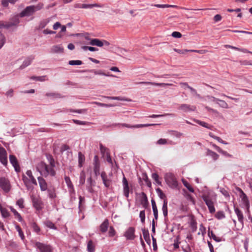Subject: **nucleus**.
Here are the masks:
<instances>
[{"label": "nucleus", "instance_id": "obj_1", "mask_svg": "<svg viewBox=\"0 0 252 252\" xmlns=\"http://www.w3.org/2000/svg\"><path fill=\"white\" fill-rule=\"evenodd\" d=\"M46 158L50 163V166L43 162H41L37 165V170L42 176L45 177H47L48 175L54 176L56 175V171L54 169L55 166L54 159L49 154L46 155Z\"/></svg>", "mask_w": 252, "mask_h": 252}, {"label": "nucleus", "instance_id": "obj_2", "mask_svg": "<svg viewBox=\"0 0 252 252\" xmlns=\"http://www.w3.org/2000/svg\"><path fill=\"white\" fill-rule=\"evenodd\" d=\"M202 198L207 206L209 212L211 214L215 213L216 210L214 204L217 202V195L215 193L208 191L202 194Z\"/></svg>", "mask_w": 252, "mask_h": 252}, {"label": "nucleus", "instance_id": "obj_3", "mask_svg": "<svg viewBox=\"0 0 252 252\" xmlns=\"http://www.w3.org/2000/svg\"><path fill=\"white\" fill-rule=\"evenodd\" d=\"M26 174L29 177V179L25 175H23V180L26 187L28 189H30L31 188L30 183H31L34 185H37L36 179L32 175V173L31 170H27Z\"/></svg>", "mask_w": 252, "mask_h": 252}, {"label": "nucleus", "instance_id": "obj_4", "mask_svg": "<svg viewBox=\"0 0 252 252\" xmlns=\"http://www.w3.org/2000/svg\"><path fill=\"white\" fill-rule=\"evenodd\" d=\"M165 180L169 187L176 189L178 186V182L175 176L171 173H166L165 175Z\"/></svg>", "mask_w": 252, "mask_h": 252}, {"label": "nucleus", "instance_id": "obj_5", "mask_svg": "<svg viewBox=\"0 0 252 252\" xmlns=\"http://www.w3.org/2000/svg\"><path fill=\"white\" fill-rule=\"evenodd\" d=\"M122 185L123 195L128 200L129 195V193L130 192H132V188L129 186L128 181L126 178L125 177L124 174H123Z\"/></svg>", "mask_w": 252, "mask_h": 252}, {"label": "nucleus", "instance_id": "obj_6", "mask_svg": "<svg viewBox=\"0 0 252 252\" xmlns=\"http://www.w3.org/2000/svg\"><path fill=\"white\" fill-rule=\"evenodd\" d=\"M0 188L5 193H8L10 191L11 186L10 181L7 178L4 177L0 178Z\"/></svg>", "mask_w": 252, "mask_h": 252}, {"label": "nucleus", "instance_id": "obj_7", "mask_svg": "<svg viewBox=\"0 0 252 252\" xmlns=\"http://www.w3.org/2000/svg\"><path fill=\"white\" fill-rule=\"evenodd\" d=\"M240 192V197L242 199V201L243 202V205L245 207L247 211L248 212L249 211L250 205L249 199L247 196V195L244 193V192L240 188H238L237 189Z\"/></svg>", "mask_w": 252, "mask_h": 252}, {"label": "nucleus", "instance_id": "obj_8", "mask_svg": "<svg viewBox=\"0 0 252 252\" xmlns=\"http://www.w3.org/2000/svg\"><path fill=\"white\" fill-rule=\"evenodd\" d=\"M35 245L40 252H52V248L50 245L38 242H36Z\"/></svg>", "mask_w": 252, "mask_h": 252}, {"label": "nucleus", "instance_id": "obj_9", "mask_svg": "<svg viewBox=\"0 0 252 252\" xmlns=\"http://www.w3.org/2000/svg\"><path fill=\"white\" fill-rule=\"evenodd\" d=\"M19 23V20L18 18L13 22L1 21H0V28L8 29L13 26L17 25Z\"/></svg>", "mask_w": 252, "mask_h": 252}, {"label": "nucleus", "instance_id": "obj_10", "mask_svg": "<svg viewBox=\"0 0 252 252\" xmlns=\"http://www.w3.org/2000/svg\"><path fill=\"white\" fill-rule=\"evenodd\" d=\"M34 9L31 5L27 6L23 10L19 13V16L21 18L24 17H29L34 13Z\"/></svg>", "mask_w": 252, "mask_h": 252}, {"label": "nucleus", "instance_id": "obj_11", "mask_svg": "<svg viewBox=\"0 0 252 252\" xmlns=\"http://www.w3.org/2000/svg\"><path fill=\"white\" fill-rule=\"evenodd\" d=\"M0 162L4 165L7 164V152L5 149L0 147Z\"/></svg>", "mask_w": 252, "mask_h": 252}, {"label": "nucleus", "instance_id": "obj_12", "mask_svg": "<svg viewBox=\"0 0 252 252\" xmlns=\"http://www.w3.org/2000/svg\"><path fill=\"white\" fill-rule=\"evenodd\" d=\"M34 59V56L33 55H30L26 57L24 60L22 64L19 66V69L22 70L26 67L29 66Z\"/></svg>", "mask_w": 252, "mask_h": 252}, {"label": "nucleus", "instance_id": "obj_13", "mask_svg": "<svg viewBox=\"0 0 252 252\" xmlns=\"http://www.w3.org/2000/svg\"><path fill=\"white\" fill-rule=\"evenodd\" d=\"M94 171L95 176H98L100 174V161L97 156L95 155L94 158Z\"/></svg>", "mask_w": 252, "mask_h": 252}, {"label": "nucleus", "instance_id": "obj_14", "mask_svg": "<svg viewBox=\"0 0 252 252\" xmlns=\"http://www.w3.org/2000/svg\"><path fill=\"white\" fill-rule=\"evenodd\" d=\"M31 198L33 207L37 210H41L42 208L43 204L40 199L33 196H32Z\"/></svg>", "mask_w": 252, "mask_h": 252}, {"label": "nucleus", "instance_id": "obj_15", "mask_svg": "<svg viewBox=\"0 0 252 252\" xmlns=\"http://www.w3.org/2000/svg\"><path fill=\"white\" fill-rule=\"evenodd\" d=\"M9 161L10 163L14 167L15 171L17 172H20V167L16 157L14 155H10L9 156Z\"/></svg>", "mask_w": 252, "mask_h": 252}, {"label": "nucleus", "instance_id": "obj_16", "mask_svg": "<svg viewBox=\"0 0 252 252\" xmlns=\"http://www.w3.org/2000/svg\"><path fill=\"white\" fill-rule=\"evenodd\" d=\"M195 109V106L187 104H182L179 107V109L185 112L194 111Z\"/></svg>", "mask_w": 252, "mask_h": 252}, {"label": "nucleus", "instance_id": "obj_17", "mask_svg": "<svg viewBox=\"0 0 252 252\" xmlns=\"http://www.w3.org/2000/svg\"><path fill=\"white\" fill-rule=\"evenodd\" d=\"M135 229L132 227H130L126 231L124 236L128 240H133L135 238L134 236Z\"/></svg>", "mask_w": 252, "mask_h": 252}, {"label": "nucleus", "instance_id": "obj_18", "mask_svg": "<svg viewBox=\"0 0 252 252\" xmlns=\"http://www.w3.org/2000/svg\"><path fill=\"white\" fill-rule=\"evenodd\" d=\"M160 124H138L135 125H130L129 124H125L123 125L126 126V127L127 128H140L143 127H148L152 126H156V125H160Z\"/></svg>", "mask_w": 252, "mask_h": 252}, {"label": "nucleus", "instance_id": "obj_19", "mask_svg": "<svg viewBox=\"0 0 252 252\" xmlns=\"http://www.w3.org/2000/svg\"><path fill=\"white\" fill-rule=\"evenodd\" d=\"M140 203L142 207L146 209L149 204L147 196L144 192H142L140 194Z\"/></svg>", "mask_w": 252, "mask_h": 252}, {"label": "nucleus", "instance_id": "obj_20", "mask_svg": "<svg viewBox=\"0 0 252 252\" xmlns=\"http://www.w3.org/2000/svg\"><path fill=\"white\" fill-rule=\"evenodd\" d=\"M40 188L41 191H45L48 189L47 184L45 180L41 177L37 178Z\"/></svg>", "mask_w": 252, "mask_h": 252}, {"label": "nucleus", "instance_id": "obj_21", "mask_svg": "<svg viewBox=\"0 0 252 252\" xmlns=\"http://www.w3.org/2000/svg\"><path fill=\"white\" fill-rule=\"evenodd\" d=\"M101 177L105 187L107 188H109L111 184V180L107 178V176L105 172H102L101 173Z\"/></svg>", "mask_w": 252, "mask_h": 252}, {"label": "nucleus", "instance_id": "obj_22", "mask_svg": "<svg viewBox=\"0 0 252 252\" xmlns=\"http://www.w3.org/2000/svg\"><path fill=\"white\" fill-rule=\"evenodd\" d=\"M234 212L237 216L238 221L243 225L244 224V216L242 212L238 208H234Z\"/></svg>", "mask_w": 252, "mask_h": 252}, {"label": "nucleus", "instance_id": "obj_23", "mask_svg": "<svg viewBox=\"0 0 252 252\" xmlns=\"http://www.w3.org/2000/svg\"><path fill=\"white\" fill-rule=\"evenodd\" d=\"M109 226V221L107 219H105L100 225V230L102 233H105Z\"/></svg>", "mask_w": 252, "mask_h": 252}, {"label": "nucleus", "instance_id": "obj_24", "mask_svg": "<svg viewBox=\"0 0 252 252\" xmlns=\"http://www.w3.org/2000/svg\"><path fill=\"white\" fill-rule=\"evenodd\" d=\"M64 181L68 188V191H73L74 189L70 178L68 176H65Z\"/></svg>", "mask_w": 252, "mask_h": 252}, {"label": "nucleus", "instance_id": "obj_25", "mask_svg": "<svg viewBox=\"0 0 252 252\" xmlns=\"http://www.w3.org/2000/svg\"><path fill=\"white\" fill-rule=\"evenodd\" d=\"M51 50L52 53H62L63 51V48L60 45H57L53 46Z\"/></svg>", "mask_w": 252, "mask_h": 252}, {"label": "nucleus", "instance_id": "obj_26", "mask_svg": "<svg viewBox=\"0 0 252 252\" xmlns=\"http://www.w3.org/2000/svg\"><path fill=\"white\" fill-rule=\"evenodd\" d=\"M137 84H150V85H152L160 86V87H164L165 86L170 85V84H169L158 83L151 82H140L137 83Z\"/></svg>", "mask_w": 252, "mask_h": 252}, {"label": "nucleus", "instance_id": "obj_27", "mask_svg": "<svg viewBox=\"0 0 252 252\" xmlns=\"http://www.w3.org/2000/svg\"><path fill=\"white\" fill-rule=\"evenodd\" d=\"M151 203H152V209H153V211L154 218L156 220H157L158 218V210L157 209L156 202L154 199H152Z\"/></svg>", "mask_w": 252, "mask_h": 252}, {"label": "nucleus", "instance_id": "obj_28", "mask_svg": "<svg viewBox=\"0 0 252 252\" xmlns=\"http://www.w3.org/2000/svg\"><path fill=\"white\" fill-rule=\"evenodd\" d=\"M90 44L93 46H96L100 47L103 46L102 40H100L97 38H94L91 39L90 42Z\"/></svg>", "mask_w": 252, "mask_h": 252}, {"label": "nucleus", "instance_id": "obj_29", "mask_svg": "<svg viewBox=\"0 0 252 252\" xmlns=\"http://www.w3.org/2000/svg\"><path fill=\"white\" fill-rule=\"evenodd\" d=\"M11 211L13 213L15 218L17 219L20 222L23 221L22 217L21 215L12 206H9Z\"/></svg>", "mask_w": 252, "mask_h": 252}, {"label": "nucleus", "instance_id": "obj_30", "mask_svg": "<svg viewBox=\"0 0 252 252\" xmlns=\"http://www.w3.org/2000/svg\"><path fill=\"white\" fill-rule=\"evenodd\" d=\"M90 72L94 73L95 75H103L105 76H114L113 75L109 74V73H105L102 71L101 70H95V69H91L89 71Z\"/></svg>", "mask_w": 252, "mask_h": 252}, {"label": "nucleus", "instance_id": "obj_31", "mask_svg": "<svg viewBox=\"0 0 252 252\" xmlns=\"http://www.w3.org/2000/svg\"><path fill=\"white\" fill-rule=\"evenodd\" d=\"M18 1L19 0H1V5L3 7L7 8L8 7L9 3L14 4Z\"/></svg>", "mask_w": 252, "mask_h": 252}, {"label": "nucleus", "instance_id": "obj_32", "mask_svg": "<svg viewBox=\"0 0 252 252\" xmlns=\"http://www.w3.org/2000/svg\"><path fill=\"white\" fill-rule=\"evenodd\" d=\"M142 233L143 235V237L147 242V244H150L151 242L150 238L149 236V231L148 230H146L145 229H142Z\"/></svg>", "mask_w": 252, "mask_h": 252}, {"label": "nucleus", "instance_id": "obj_33", "mask_svg": "<svg viewBox=\"0 0 252 252\" xmlns=\"http://www.w3.org/2000/svg\"><path fill=\"white\" fill-rule=\"evenodd\" d=\"M167 203L168 202L167 199H164L163 200V204L162 207V211L163 215L165 218L167 216L168 214Z\"/></svg>", "mask_w": 252, "mask_h": 252}, {"label": "nucleus", "instance_id": "obj_34", "mask_svg": "<svg viewBox=\"0 0 252 252\" xmlns=\"http://www.w3.org/2000/svg\"><path fill=\"white\" fill-rule=\"evenodd\" d=\"M206 155L211 157L214 160H217L219 158V155L217 153L209 149H207Z\"/></svg>", "mask_w": 252, "mask_h": 252}, {"label": "nucleus", "instance_id": "obj_35", "mask_svg": "<svg viewBox=\"0 0 252 252\" xmlns=\"http://www.w3.org/2000/svg\"><path fill=\"white\" fill-rule=\"evenodd\" d=\"M85 160V156L81 152L78 153V166L82 167Z\"/></svg>", "mask_w": 252, "mask_h": 252}, {"label": "nucleus", "instance_id": "obj_36", "mask_svg": "<svg viewBox=\"0 0 252 252\" xmlns=\"http://www.w3.org/2000/svg\"><path fill=\"white\" fill-rule=\"evenodd\" d=\"M193 121L194 122H195L196 123H197V124L201 126H203V127L207 128L208 129H211L212 126L208 125L207 123H206L204 122L201 121L199 120H196V119H194Z\"/></svg>", "mask_w": 252, "mask_h": 252}, {"label": "nucleus", "instance_id": "obj_37", "mask_svg": "<svg viewBox=\"0 0 252 252\" xmlns=\"http://www.w3.org/2000/svg\"><path fill=\"white\" fill-rule=\"evenodd\" d=\"M87 251L88 252H94L95 251V246L92 240H90L88 242Z\"/></svg>", "mask_w": 252, "mask_h": 252}, {"label": "nucleus", "instance_id": "obj_38", "mask_svg": "<svg viewBox=\"0 0 252 252\" xmlns=\"http://www.w3.org/2000/svg\"><path fill=\"white\" fill-rule=\"evenodd\" d=\"M182 183L185 187H186L191 192H194V190L188 182L186 180L182 179Z\"/></svg>", "mask_w": 252, "mask_h": 252}, {"label": "nucleus", "instance_id": "obj_39", "mask_svg": "<svg viewBox=\"0 0 252 252\" xmlns=\"http://www.w3.org/2000/svg\"><path fill=\"white\" fill-rule=\"evenodd\" d=\"M48 195L51 199H54L56 197L55 189H48L47 190Z\"/></svg>", "mask_w": 252, "mask_h": 252}, {"label": "nucleus", "instance_id": "obj_40", "mask_svg": "<svg viewBox=\"0 0 252 252\" xmlns=\"http://www.w3.org/2000/svg\"><path fill=\"white\" fill-rule=\"evenodd\" d=\"M0 211L1 213L2 216L3 218H6L9 216V213L8 212V211H7V210L6 208H3L0 206Z\"/></svg>", "mask_w": 252, "mask_h": 252}, {"label": "nucleus", "instance_id": "obj_41", "mask_svg": "<svg viewBox=\"0 0 252 252\" xmlns=\"http://www.w3.org/2000/svg\"><path fill=\"white\" fill-rule=\"evenodd\" d=\"M44 224L46 226H47V227H48L50 229H54V230L57 229V227L55 226V224L49 220H46L44 222Z\"/></svg>", "mask_w": 252, "mask_h": 252}, {"label": "nucleus", "instance_id": "obj_42", "mask_svg": "<svg viewBox=\"0 0 252 252\" xmlns=\"http://www.w3.org/2000/svg\"><path fill=\"white\" fill-rule=\"evenodd\" d=\"M15 228L18 232L19 236L20 237L21 239L23 241L25 239V236L20 226L18 225H16Z\"/></svg>", "mask_w": 252, "mask_h": 252}, {"label": "nucleus", "instance_id": "obj_43", "mask_svg": "<svg viewBox=\"0 0 252 252\" xmlns=\"http://www.w3.org/2000/svg\"><path fill=\"white\" fill-rule=\"evenodd\" d=\"M209 136H211V137H212L213 138L217 140L218 142H219L223 144H224V145L228 144L227 142L222 140L220 137L214 135L212 133H210Z\"/></svg>", "mask_w": 252, "mask_h": 252}, {"label": "nucleus", "instance_id": "obj_44", "mask_svg": "<svg viewBox=\"0 0 252 252\" xmlns=\"http://www.w3.org/2000/svg\"><path fill=\"white\" fill-rule=\"evenodd\" d=\"M217 104H219V106L223 108H228L229 106L227 103L224 100L219 99Z\"/></svg>", "mask_w": 252, "mask_h": 252}, {"label": "nucleus", "instance_id": "obj_45", "mask_svg": "<svg viewBox=\"0 0 252 252\" xmlns=\"http://www.w3.org/2000/svg\"><path fill=\"white\" fill-rule=\"evenodd\" d=\"M208 235L209 237H211L214 241L217 242H220L221 241V239L220 237H217L212 231L209 232Z\"/></svg>", "mask_w": 252, "mask_h": 252}, {"label": "nucleus", "instance_id": "obj_46", "mask_svg": "<svg viewBox=\"0 0 252 252\" xmlns=\"http://www.w3.org/2000/svg\"><path fill=\"white\" fill-rule=\"evenodd\" d=\"M215 217L218 220L223 219L225 217V214L222 211H218L216 214Z\"/></svg>", "mask_w": 252, "mask_h": 252}, {"label": "nucleus", "instance_id": "obj_47", "mask_svg": "<svg viewBox=\"0 0 252 252\" xmlns=\"http://www.w3.org/2000/svg\"><path fill=\"white\" fill-rule=\"evenodd\" d=\"M6 42V38L4 35L0 32V49L2 48Z\"/></svg>", "mask_w": 252, "mask_h": 252}, {"label": "nucleus", "instance_id": "obj_48", "mask_svg": "<svg viewBox=\"0 0 252 252\" xmlns=\"http://www.w3.org/2000/svg\"><path fill=\"white\" fill-rule=\"evenodd\" d=\"M46 76H32L30 79L33 80L38 81H44L45 80Z\"/></svg>", "mask_w": 252, "mask_h": 252}, {"label": "nucleus", "instance_id": "obj_49", "mask_svg": "<svg viewBox=\"0 0 252 252\" xmlns=\"http://www.w3.org/2000/svg\"><path fill=\"white\" fill-rule=\"evenodd\" d=\"M32 7V9H34V12L41 10L43 7V4L42 3H38L37 4L35 5H31Z\"/></svg>", "mask_w": 252, "mask_h": 252}, {"label": "nucleus", "instance_id": "obj_50", "mask_svg": "<svg viewBox=\"0 0 252 252\" xmlns=\"http://www.w3.org/2000/svg\"><path fill=\"white\" fill-rule=\"evenodd\" d=\"M156 191L158 194V196H159V197L162 199H166L165 198H166V196L165 195V194L162 192V191L161 190V189L159 188H158L156 189Z\"/></svg>", "mask_w": 252, "mask_h": 252}, {"label": "nucleus", "instance_id": "obj_51", "mask_svg": "<svg viewBox=\"0 0 252 252\" xmlns=\"http://www.w3.org/2000/svg\"><path fill=\"white\" fill-rule=\"evenodd\" d=\"M174 50L180 54H186L187 52H198V51L194 50H181V49H175Z\"/></svg>", "mask_w": 252, "mask_h": 252}, {"label": "nucleus", "instance_id": "obj_52", "mask_svg": "<svg viewBox=\"0 0 252 252\" xmlns=\"http://www.w3.org/2000/svg\"><path fill=\"white\" fill-rule=\"evenodd\" d=\"M83 63L80 60H71L68 62V64L70 65H79Z\"/></svg>", "mask_w": 252, "mask_h": 252}, {"label": "nucleus", "instance_id": "obj_53", "mask_svg": "<svg viewBox=\"0 0 252 252\" xmlns=\"http://www.w3.org/2000/svg\"><path fill=\"white\" fill-rule=\"evenodd\" d=\"M94 103H95V104H96L97 106H100V107H113L115 106L113 104H105V103H101V102H94Z\"/></svg>", "mask_w": 252, "mask_h": 252}, {"label": "nucleus", "instance_id": "obj_54", "mask_svg": "<svg viewBox=\"0 0 252 252\" xmlns=\"http://www.w3.org/2000/svg\"><path fill=\"white\" fill-rule=\"evenodd\" d=\"M45 95L48 97H52L55 98L61 97V94L56 93H47Z\"/></svg>", "mask_w": 252, "mask_h": 252}, {"label": "nucleus", "instance_id": "obj_55", "mask_svg": "<svg viewBox=\"0 0 252 252\" xmlns=\"http://www.w3.org/2000/svg\"><path fill=\"white\" fill-rule=\"evenodd\" d=\"M152 177L154 180L156 181V182L159 185H161V183L160 181H159L158 178L159 176L158 174L156 173H154L152 175Z\"/></svg>", "mask_w": 252, "mask_h": 252}, {"label": "nucleus", "instance_id": "obj_56", "mask_svg": "<svg viewBox=\"0 0 252 252\" xmlns=\"http://www.w3.org/2000/svg\"><path fill=\"white\" fill-rule=\"evenodd\" d=\"M139 218H140V220L141 222L144 224L145 221V210H142L139 213Z\"/></svg>", "mask_w": 252, "mask_h": 252}, {"label": "nucleus", "instance_id": "obj_57", "mask_svg": "<svg viewBox=\"0 0 252 252\" xmlns=\"http://www.w3.org/2000/svg\"><path fill=\"white\" fill-rule=\"evenodd\" d=\"M167 115L172 116V115H173V114H169V113H166V114H162V115L153 114V115H150L148 117L151 118H158L163 117H164V116H167Z\"/></svg>", "mask_w": 252, "mask_h": 252}, {"label": "nucleus", "instance_id": "obj_58", "mask_svg": "<svg viewBox=\"0 0 252 252\" xmlns=\"http://www.w3.org/2000/svg\"><path fill=\"white\" fill-rule=\"evenodd\" d=\"M116 234V232L113 226H110L109 227V230L108 232V236L109 237H112L114 236Z\"/></svg>", "mask_w": 252, "mask_h": 252}, {"label": "nucleus", "instance_id": "obj_59", "mask_svg": "<svg viewBox=\"0 0 252 252\" xmlns=\"http://www.w3.org/2000/svg\"><path fill=\"white\" fill-rule=\"evenodd\" d=\"M24 200L23 198H21L19 199L16 201V205H18L21 209H23L24 208Z\"/></svg>", "mask_w": 252, "mask_h": 252}, {"label": "nucleus", "instance_id": "obj_60", "mask_svg": "<svg viewBox=\"0 0 252 252\" xmlns=\"http://www.w3.org/2000/svg\"><path fill=\"white\" fill-rule=\"evenodd\" d=\"M220 191L223 194L225 197H229L230 195L228 191L225 189L222 188H220Z\"/></svg>", "mask_w": 252, "mask_h": 252}, {"label": "nucleus", "instance_id": "obj_61", "mask_svg": "<svg viewBox=\"0 0 252 252\" xmlns=\"http://www.w3.org/2000/svg\"><path fill=\"white\" fill-rule=\"evenodd\" d=\"M104 97L111 100H117L120 101H124L125 100L123 97L120 96H104Z\"/></svg>", "mask_w": 252, "mask_h": 252}, {"label": "nucleus", "instance_id": "obj_62", "mask_svg": "<svg viewBox=\"0 0 252 252\" xmlns=\"http://www.w3.org/2000/svg\"><path fill=\"white\" fill-rule=\"evenodd\" d=\"M156 144L159 145H165L168 144V141L166 139L160 138L157 141Z\"/></svg>", "mask_w": 252, "mask_h": 252}, {"label": "nucleus", "instance_id": "obj_63", "mask_svg": "<svg viewBox=\"0 0 252 252\" xmlns=\"http://www.w3.org/2000/svg\"><path fill=\"white\" fill-rule=\"evenodd\" d=\"M100 151L101 153L104 155L105 153L107 152L108 149L104 146L102 144H99Z\"/></svg>", "mask_w": 252, "mask_h": 252}, {"label": "nucleus", "instance_id": "obj_64", "mask_svg": "<svg viewBox=\"0 0 252 252\" xmlns=\"http://www.w3.org/2000/svg\"><path fill=\"white\" fill-rule=\"evenodd\" d=\"M32 227L33 230L37 233H38L40 231V229L39 227L38 226V225L35 222H33L32 224Z\"/></svg>", "mask_w": 252, "mask_h": 252}]
</instances>
